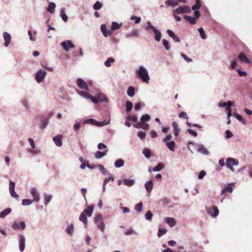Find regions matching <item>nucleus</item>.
Listing matches in <instances>:
<instances>
[{
	"label": "nucleus",
	"instance_id": "nucleus-1",
	"mask_svg": "<svg viewBox=\"0 0 252 252\" xmlns=\"http://www.w3.org/2000/svg\"><path fill=\"white\" fill-rule=\"evenodd\" d=\"M94 210L93 206H89L87 209L84 210L79 216V220L82 221L86 227L87 224V217H91L92 215Z\"/></svg>",
	"mask_w": 252,
	"mask_h": 252
},
{
	"label": "nucleus",
	"instance_id": "nucleus-41",
	"mask_svg": "<svg viewBox=\"0 0 252 252\" xmlns=\"http://www.w3.org/2000/svg\"><path fill=\"white\" fill-rule=\"evenodd\" d=\"M36 32H33V35H32V32L31 31H28V34L30 36V39L31 41H34L36 39L35 35H36Z\"/></svg>",
	"mask_w": 252,
	"mask_h": 252
},
{
	"label": "nucleus",
	"instance_id": "nucleus-12",
	"mask_svg": "<svg viewBox=\"0 0 252 252\" xmlns=\"http://www.w3.org/2000/svg\"><path fill=\"white\" fill-rule=\"evenodd\" d=\"M166 32H167V33H168V34L169 35V36H170L171 37H172L175 42H180V38L179 37H178L177 35H176L172 31L168 29L167 30Z\"/></svg>",
	"mask_w": 252,
	"mask_h": 252
},
{
	"label": "nucleus",
	"instance_id": "nucleus-8",
	"mask_svg": "<svg viewBox=\"0 0 252 252\" xmlns=\"http://www.w3.org/2000/svg\"><path fill=\"white\" fill-rule=\"evenodd\" d=\"M207 212L213 217H216L219 213L218 208L215 206L207 208Z\"/></svg>",
	"mask_w": 252,
	"mask_h": 252
},
{
	"label": "nucleus",
	"instance_id": "nucleus-42",
	"mask_svg": "<svg viewBox=\"0 0 252 252\" xmlns=\"http://www.w3.org/2000/svg\"><path fill=\"white\" fill-rule=\"evenodd\" d=\"M132 106L133 104L130 101L128 100L126 101V110L127 112H129L130 110H131Z\"/></svg>",
	"mask_w": 252,
	"mask_h": 252
},
{
	"label": "nucleus",
	"instance_id": "nucleus-58",
	"mask_svg": "<svg viewBox=\"0 0 252 252\" xmlns=\"http://www.w3.org/2000/svg\"><path fill=\"white\" fill-rule=\"evenodd\" d=\"M131 20H135V23L138 24L141 21V18L140 17H136L134 16H132L131 17Z\"/></svg>",
	"mask_w": 252,
	"mask_h": 252
},
{
	"label": "nucleus",
	"instance_id": "nucleus-63",
	"mask_svg": "<svg viewBox=\"0 0 252 252\" xmlns=\"http://www.w3.org/2000/svg\"><path fill=\"white\" fill-rule=\"evenodd\" d=\"M10 192V194L11 195V196L12 197H14L15 198H16V199H18V198H19V196L15 192L14 190H13V191H9Z\"/></svg>",
	"mask_w": 252,
	"mask_h": 252
},
{
	"label": "nucleus",
	"instance_id": "nucleus-27",
	"mask_svg": "<svg viewBox=\"0 0 252 252\" xmlns=\"http://www.w3.org/2000/svg\"><path fill=\"white\" fill-rule=\"evenodd\" d=\"M11 211L10 208H7L0 213V218H3L9 214Z\"/></svg>",
	"mask_w": 252,
	"mask_h": 252
},
{
	"label": "nucleus",
	"instance_id": "nucleus-2",
	"mask_svg": "<svg viewBox=\"0 0 252 252\" xmlns=\"http://www.w3.org/2000/svg\"><path fill=\"white\" fill-rule=\"evenodd\" d=\"M137 74L140 77L142 81L145 83H148L150 80L148 71L146 69L142 66L139 67L137 71Z\"/></svg>",
	"mask_w": 252,
	"mask_h": 252
},
{
	"label": "nucleus",
	"instance_id": "nucleus-49",
	"mask_svg": "<svg viewBox=\"0 0 252 252\" xmlns=\"http://www.w3.org/2000/svg\"><path fill=\"white\" fill-rule=\"evenodd\" d=\"M143 204L141 202L138 203L135 207V210L138 212H141L142 210Z\"/></svg>",
	"mask_w": 252,
	"mask_h": 252
},
{
	"label": "nucleus",
	"instance_id": "nucleus-3",
	"mask_svg": "<svg viewBox=\"0 0 252 252\" xmlns=\"http://www.w3.org/2000/svg\"><path fill=\"white\" fill-rule=\"evenodd\" d=\"M94 222L98 228L103 232L104 231L105 225L103 220L102 216L101 214H98L95 216Z\"/></svg>",
	"mask_w": 252,
	"mask_h": 252
},
{
	"label": "nucleus",
	"instance_id": "nucleus-46",
	"mask_svg": "<svg viewBox=\"0 0 252 252\" xmlns=\"http://www.w3.org/2000/svg\"><path fill=\"white\" fill-rule=\"evenodd\" d=\"M97 98H98V102L107 100L106 97L105 96V95H104L103 94H99L97 96Z\"/></svg>",
	"mask_w": 252,
	"mask_h": 252
},
{
	"label": "nucleus",
	"instance_id": "nucleus-57",
	"mask_svg": "<svg viewBox=\"0 0 252 252\" xmlns=\"http://www.w3.org/2000/svg\"><path fill=\"white\" fill-rule=\"evenodd\" d=\"M138 136L141 139H144L146 136V133L144 131H141L137 133Z\"/></svg>",
	"mask_w": 252,
	"mask_h": 252
},
{
	"label": "nucleus",
	"instance_id": "nucleus-32",
	"mask_svg": "<svg viewBox=\"0 0 252 252\" xmlns=\"http://www.w3.org/2000/svg\"><path fill=\"white\" fill-rule=\"evenodd\" d=\"M155 33V38L157 41H159L161 39V33L159 31L156 30L154 32Z\"/></svg>",
	"mask_w": 252,
	"mask_h": 252
},
{
	"label": "nucleus",
	"instance_id": "nucleus-25",
	"mask_svg": "<svg viewBox=\"0 0 252 252\" xmlns=\"http://www.w3.org/2000/svg\"><path fill=\"white\" fill-rule=\"evenodd\" d=\"M55 7L56 4L54 2H50L48 4L47 11L50 12L51 13H53L55 11Z\"/></svg>",
	"mask_w": 252,
	"mask_h": 252
},
{
	"label": "nucleus",
	"instance_id": "nucleus-61",
	"mask_svg": "<svg viewBox=\"0 0 252 252\" xmlns=\"http://www.w3.org/2000/svg\"><path fill=\"white\" fill-rule=\"evenodd\" d=\"M172 138V136L171 134H168L165 138L163 139V142L164 143H167L168 141L171 140Z\"/></svg>",
	"mask_w": 252,
	"mask_h": 252
},
{
	"label": "nucleus",
	"instance_id": "nucleus-33",
	"mask_svg": "<svg viewBox=\"0 0 252 252\" xmlns=\"http://www.w3.org/2000/svg\"><path fill=\"white\" fill-rule=\"evenodd\" d=\"M66 232L69 234L70 235L72 236L73 232V225L72 224H71L69 225L66 229Z\"/></svg>",
	"mask_w": 252,
	"mask_h": 252
},
{
	"label": "nucleus",
	"instance_id": "nucleus-4",
	"mask_svg": "<svg viewBox=\"0 0 252 252\" xmlns=\"http://www.w3.org/2000/svg\"><path fill=\"white\" fill-rule=\"evenodd\" d=\"M174 12L179 14L182 13H189L191 12L190 8L187 5L179 6L178 8L174 10Z\"/></svg>",
	"mask_w": 252,
	"mask_h": 252
},
{
	"label": "nucleus",
	"instance_id": "nucleus-19",
	"mask_svg": "<svg viewBox=\"0 0 252 252\" xmlns=\"http://www.w3.org/2000/svg\"><path fill=\"white\" fill-rule=\"evenodd\" d=\"M84 123L85 124H91L92 125H97L98 126H101L102 125L100 124V122H98L94 119H88V120H86L85 122H84Z\"/></svg>",
	"mask_w": 252,
	"mask_h": 252
},
{
	"label": "nucleus",
	"instance_id": "nucleus-30",
	"mask_svg": "<svg viewBox=\"0 0 252 252\" xmlns=\"http://www.w3.org/2000/svg\"><path fill=\"white\" fill-rule=\"evenodd\" d=\"M167 147L171 151H174L175 147V143L173 141L166 143Z\"/></svg>",
	"mask_w": 252,
	"mask_h": 252
},
{
	"label": "nucleus",
	"instance_id": "nucleus-21",
	"mask_svg": "<svg viewBox=\"0 0 252 252\" xmlns=\"http://www.w3.org/2000/svg\"><path fill=\"white\" fill-rule=\"evenodd\" d=\"M184 18L192 25H194L196 23V19L194 17L188 15H185Z\"/></svg>",
	"mask_w": 252,
	"mask_h": 252
},
{
	"label": "nucleus",
	"instance_id": "nucleus-24",
	"mask_svg": "<svg viewBox=\"0 0 252 252\" xmlns=\"http://www.w3.org/2000/svg\"><path fill=\"white\" fill-rule=\"evenodd\" d=\"M123 183L127 187H131L134 184V180L133 179H124Z\"/></svg>",
	"mask_w": 252,
	"mask_h": 252
},
{
	"label": "nucleus",
	"instance_id": "nucleus-60",
	"mask_svg": "<svg viewBox=\"0 0 252 252\" xmlns=\"http://www.w3.org/2000/svg\"><path fill=\"white\" fill-rule=\"evenodd\" d=\"M98 167L99 169L101 171L102 173H103V174H106V170L105 169V168L102 165L99 164L98 165Z\"/></svg>",
	"mask_w": 252,
	"mask_h": 252
},
{
	"label": "nucleus",
	"instance_id": "nucleus-40",
	"mask_svg": "<svg viewBox=\"0 0 252 252\" xmlns=\"http://www.w3.org/2000/svg\"><path fill=\"white\" fill-rule=\"evenodd\" d=\"M125 234L126 235H132V234L137 235L138 234L135 231H134L132 229L130 228L125 231Z\"/></svg>",
	"mask_w": 252,
	"mask_h": 252
},
{
	"label": "nucleus",
	"instance_id": "nucleus-22",
	"mask_svg": "<svg viewBox=\"0 0 252 252\" xmlns=\"http://www.w3.org/2000/svg\"><path fill=\"white\" fill-rule=\"evenodd\" d=\"M114 180V178L113 176V175H111L108 178H106L104 179L103 184V191H105V186L107 184V183L109 182L110 181H111L112 182H113Z\"/></svg>",
	"mask_w": 252,
	"mask_h": 252
},
{
	"label": "nucleus",
	"instance_id": "nucleus-29",
	"mask_svg": "<svg viewBox=\"0 0 252 252\" xmlns=\"http://www.w3.org/2000/svg\"><path fill=\"white\" fill-rule=\"evenodd\" d=\"M198 151L204 155H207L209 154V152L203 145H201L198 147Z\"/></svg>",
	"mask_w": 252,
	"mask_h": 252
},
{
	"label": "nucleus",
	"instance_id": "nucleus-14",
	"mask_svg": "<svg viewBox=\"0 0 252 252\" xmlns=\"http://www.w3.org/2000/svg\"><path fill=\"white\" fill-rule=\"evenodd\" d=\"M3 36L4 39V46L7 47L11 40V36L7 32H4L3 33Z\"/></svg>",
	"mask_w": 252,
	"mask_h": 252
},
{
	"label": "nucleus",
	"instance_id": "nucleus-26",
	"mask_svg": "<svg viewBox=\"0 0 252 252\" xmlns=\"http://www.w3.org/2000/svg\"><path fill=\"white\" fill-rule=\"evenodd\" d=\"M165 3L167 6H174L178 4V1L175 0H167L166 1H165Z\"/></svg>",
	"mask_w": 252,
	"mask_h": 252
},
{
	"label": "nucleus",
	"instance_id": "nucleus-35",
	"mask_svg": "<svg viewBox=\"0 0 252 252\" xmlns=\"http://www.w3.org/2000/svg\"><path fill=\"white\" fill-rule=\"evenodd\" d=\"M124 164V161L122 159H117L115 162V165L117 167H121Z\"/></svg>",
	"mask_w": 252,
	"mask_h": 252
},
{
	"label": "nucleus",
	"instance_id": "nucleus-5",
	"mask_svg": "<svg viewBox=\"0 0 252 252\" xmlns=\"http://www.w3.org/2000/svg\"><path fill=\"white\" fill-rule=\"evenodd\" d=\"M238 161L237 159L229 158L227 159L226 162V165L227 168L230 169L232 171H234V169L233 168V165H237L238 164Z\"/></svg>",
	"mask_w": 252,
	"mask_h": 252
},
{
	"label": "nucleus",
	"instance_id": "nucleus-31",
	"mask_svg": "<svg viewBox=\"0 0 252 252\" xmlns=\"http://www.w3.org/2000/svg\"><path fill=\"white\" fill-rule=\"evenodd\" d=\"M134 88L132 86L129 87L127 91V95L132 97L134 95Z\"/></svg>",
	"mask_w": 252,
	"mask_h": 252
},
{
	"label": "nucleus",
	"instance_id": "nucleus-55",
	"mask_svg": "<svg viewBox=\"0 0 252 252\" xmlns=\"http://www.w3.org/2000/svg\"><path fill=\"white\" fill-rule=\"evenodd\" d=\"M52 199V196L50 195H45V204L47 205L51 199Z\"/></svg>",
	"mask_w": 252,
	"mask_h": 252
},
{
	"label": "nucleus",
	"instance_id": "nucleus-16",
	"mask_svg": "<svg viewBox=\"0 0 252 252\" xmlns=\"http://www.w3.org/2000/svg\"><path fill=\"white\" fill-rule=\"evenodd\" d=\"M108 152V150H106L103 152L97 151L94 153V157L97 159H99L106 156Z\"/></svg>",
	"mask_w": 252,
	"mask_h": 252
},
{
	"label": "nucleus",
	"instance_id": "nucleus-37",
	"mask_svg": "<svg viewBox=\"0 0 252 252\" xmlns=\"http://www.w3.org/2000/svg\"><path fill=\"white\" fill-rule=\"evenodd\" d=\"M164 167V165L161 163H159L157 166L154 167L152 169L153 171H159L161 170Z\"/></svg>",
	"mask_w": 252,
	"mask_h": 252
},
{
	"label": "nucleus",
	"instance_id": "nucleus-45",
	"mask_svg": "<svg viewBox=\"0 0 252 252\" xmlns=\"http://www.w3.org/2000/svg\"><path fill=\"white\" fill-rule=\"evenodd\" d=\"M126 119L129 121L136 122L137 121V118L134 115H129L126 117Z\"/></svg>",
	"mask_w": 252,
	"mask_h": 252
},
{
	"label": "nucleus",
	"instance_id": "nucleus-15",
	"mask_svg": "<svg viewBox=\"0 0 252 252\" xmlns=\"http://www.w3.org/2000/svg\"><path fill=\"white\" fill-rule=\"evenodd\" d=\"M238 58L240 61L242 62H243L245 63H250L251 62L250 60L248 59L246 56L244 54V53H241L239 54L238 56Z\"/></svg>",
	"mask_w": 252,
	"mask_h": 252
},
{
	"label": "nucleus",
	"instance_id": "nucleus-52",
	"mask_svg": "<svg viewBox=\"0 0 252 252\" xmlns=\"http://www.w3.org/2000/svg\"><path fill=\"white\" fill-rule=\"evenodd\" d=\"M167 232V230L166 229H159L158 232V237H160L162 235L165 234Z\"/></svg>",
	"mask_w": 252,
	"mask_h": 252
},
{
	"label": "nucleus",
	"instance_id": "nucleus-39",
	"mask_svg": "<svg viewBox=\"0 0 252 252\" xmlns=\"http://www.w3.org/2000/svg\"><path fill=\"white\" fill-rule=\"evenodd\" d=\"M150 120V116L148 114H145L143 115L141 118V121L142 123H145V122H148Z\"/></svg>",
	"mask_w": 252,
	"mask_h": 252
},
{
	"label": "nucleus",
	"instance_id": "nucleus-38",
	"mask_svg": "<svg viewBox=\"0 0 252 252\" xmlns=\"http://www.w3.org/2000/svg\"><path fill=\"white\" fill-rule=\"evenodd\" d=\"M201 7V3L200 0H196L195 4L192 6V9L193 10L198 9Z\"/></svg>",
	"mask_w": 252,
	"mask_h": 252
},
{
	"label": "nucleus",
	"instance_id": "nucleus-50",
	"mask_svg": "<svg viewBox=\"0 0 252 252\" xmlns=\"http://www.w3.org/2000/svg\"><path fill=\"white\" fill-rule=\"evenodd\" d=\"M32 202V201L31 199H23L22 200V205L24 206L30 205Z\"/></svg>",
	"mask_w": 252,
	"mask_h": 252
},
{
	"label": "nucleus",
	"instance_id": "nucleus-28",
	"mask_svg": "<svg viewBox=\"0 0 252 252\" xmlns=\"http://www.w3.org/2000/svg\"><path fill=\"white\" fill-rule=\"evenodd\" d=\"M122 26V24H119L116 22H113L111 25V30L112 31L113 30H116L119 29Z\"/></svg>",
	"mask_w": 252,
	"mask_h": 252
},
{
	"label": "nucleus",
	"instance_id": "nucleus-23",
	"mask_svg": "<svg viewBox=\"0 0 252 252\" xmlns=\"http://www.w3.org/2000/svg\"><path fill=\"white\" fill-rule=\"evenodd\" d=\"M145 188L146 190L148 192L150 193L153 188V184L152 181L147 182L145 184Z\"/></svg>",
	"mask_w": 252,
	"mask_h": 252
},
{
	"label": "nucleus",
	"instance_id": "nucleus-59",
	"mask_svg": "<svg viewBox=\"0 0 252 252\" xmlns=\"http://www.w3.org/2000/svg\"><path fill=\"white\" fill-rule=\"evenodd\" d=\"M15 189V183L12 181H10L9 182V191L14 190Z\"/></svg>",
	"mask_w": 252,
	"mask_h": 252
},
{
	"label": "nucleus",
	"instance_id": "nucleus-11",
	"mask_svg": "<svg viewBox=\"0 0 252 252\" xmlns=\"http://www.w3.org/2000/svg\"><path fill=\"white\" fill-rule=\"evenodd\" d=\"M100 29L101 32L105 37H107L108 35L110 36L113 33L112 30H107L106 26L104 24H103L101 26Z\"/></svg>",
	"mask_w": 252,
	"mask_h": 252
},
{
	"label": "nucleus",
	"instance_id": "nucleus-20",
	"mask_svg": "<svg viewBox=\"0 0 252 252\" xmlns=\"http://www.w3.org/2000/svg\"><path fill=\"white\" fill-rule=\"evenodd\" d=\"M53 140L57 146L60 147L62 145V141L61 137L60 135H57L53 138Z\"/></svg>",
	"mask_w": 252,
	"mask_h": 252
},
{
	"label": "nucleus",
	"instance_id": "nucleus-17",
	"mask_svg": "<svg viewBox=\"0 0 252 252\" xmlns=\"http://www.w3.org/2000/svg\"><path fill=\"white\" fill-rule=\"evenodd\" d=\"M25 238L24 236H20V239L19 241V249L21 252H23L25 247Z\"/></svg>",
	"mask_w": 252,
	"mask_h": 252
},
{
	"label": "nucleus",
	"instance_id": "nucleus-48",
	"mask_svg": "<svg viewBox=\"0 0 252 252\" xmlns=\"http://www.w3.org/2000/svg\"><path fill=\"white\" fill-rule=\"evenodd\" d=\"M61 16L62 18V19L64 21V22H66L67 21V15L65 14V12H64V11L63 9H62L61 12Z\"/></svg>",
	"mask_w": 252,
	"mask_h": 252
},
{
	"label": "nucleus",
	"instance_id": "nucleus-18",
	"mask_svg": "<svg viewBox=\"0 0 252 252\" xmlns=\"http://www.w3.org/2000/svg\"><path fill=\"white\" fill-rule=\"evenodd\" d=\"M164 220L170 227H173L176 224V221L173 218L167 217L164 219Z\"/></svg>",
	"mask_w": 252,
	"mask_h": 252
},
{
	"label": "nucleus",
	"instance_id": "nucleus-43",
	"mask_svg": "<svg viewBox=\"0 0 252 252\" xmlns=\"http://www.w3.org/2000/svg\"><path fill=\"white\" fill-rule=\"evenodd\" d=\"M198 31L199 32V33L200 34L201 38L203 39H206V36L205 33L203 29L202 28H200L198 29Z\"/></svg>",
	"mask_w": 252,
	"mask_h": 252
},
{
	"label": "nucleus",
	"instance_id": "nucleus-47",
	"mask_svg": "<svg viewBox=\"0 0 252 252\" xmlns=\"http://www.w3.org/2000/svg\"><path fill=\"white\" fill-rule=\"evenodd\" d=\"M145 217L147 220H151L153 217V214L150 211H148L145 214Z\"/></svg>",
	"mask_w": 252,
	"mask_h": 252
},
{
	"label": "nucleus",
	"instance_id": "nucleus-9",
	"mask_svg": "<svg viewBox=\"0 0 252 252\" xmlns=\"http://www.w3.org/2000/svg\"><path fill=\"white\" fill-rule=\"evenodd\" d=\"M77 83L79 88L82 90H84L86 91H89V88L87 83L82 79H77Z\"/></svg>",
	"mask_w": 252,
	"mask_h": 252
},
{
	"label": "nucleus",
	"instance_id": "nucleus-54",
	"mask_svg": "<svg viewBox=\"0 0 252 252\" xmlns=\"http://www.w3.org/2000/svg\"><path fill=\"white\" fill-rule=\"evenodd\" d=\"M179 117L181 118H184L185 119L188 120L189 117L187 114V113L185 112H181L179 114Z\"/></svg>",
	"mask_w": 252,
	"mask_h": 252
},
{
	"label": "nucleus",
	"instance_id": "nucleus-56",
	"mask_svg": "<svg viewBox=\"0 0 252 252\" xmlns=\"http://www.w3.org/2000/svg\"><path fill=\"white\" fill-rule=\"evenodd\" d=\"M79 94L81 96H82L85 98H89L90 94H89L87 92H80Z\"/></svg>",
	"mask_w": 252,
	"mask_h": 252
},
{
	"label": "nucleus",
	"instance_id": "nucleus-13",
	"mask_svg": "<svg viewBox=\"0 0 252 252\" xmlns=\"http://www.w3.org/2000/svg\"><path fill=\"white\" fill-rule=\"evenodd\" d=\"M31 194L33 196V201L35 202H38L40 199L39 194L36 189L34 188H32L31 190Z\"/></svg>",
	"mask_w": 252,
	"mask_h": 252
},
{
	"label": "nucleus",
	"instance_id": "nucleus-7",
	"mask_svg": "<svg viewBox=\"0 0 252 252\" xmlns=\"http://www.w3.org/2000/svg\"><path fill=\"white\" fill-rule=\"evenodd\" d=\"M61 45L65 51H69V48H73L74 47V45L70 40L63 41L62 42Z\"/></svg>",
	"mask_w": 252,
	"mask_h": 252
},
{
	"label": "nucleus",
	"instance_id": "nucleus-34",
	"mask_svg": "<svg viewBox=\"0 0 252 252\" xmlns=\"http://www.w3.org/2000/svg\"><path fill=\"white\" fill-rule=\"evenodd\" d=\"M142 153L147 158H149L151 156V151L147 148H144L143 150Z\"/></svg>",
	"mask_w": 252,
	"mask_h": 252
},
{
	"label": "nucleus",
	"instance_id": "nucleus-53",
	"mask_svg": "<svg viewBox=\"0 0 252 252\" xmlns=\"http://www.w3.org/2000/svg\"><path fill=\"white\" fill-rule=\"evenodd\" d=\"M162 43H163V45L165 47L166 50H169L170 46L169 45V43H168V41L166 40V39H164L162 40Z\"/></svg>",
	"mask_w": 252,
	"mask_h": 252
},
{
	"label": "nucleus",
	"instance_id": "nucleus-44",
	"mask_svg": "<svg viewBox=\"0 0 252 252\" xmlns=\"http://www.w3.org/2000/svg\"><path fill=\"white\" fill-rule=\"evenodd\" d=\"M102 6V4L99 2V1H96L93 5V8L95 9V10H99L100 9V8H101Z\"/></svg>",
	"mask_w": 252,
	"mask_h": 252
},
{
	"label": "nucleus",
	"instance_id": "nucleus-51",
	"mask_svg": "<svg viewBox=\"0 0 252 252\" xmlns=\"http://www.w3.org/2000/svg\"><path fill=\"white\" fill-rule=\"evenodd\" d=\"M233 116L235 117V118H236L240 122H241L243 123H244V121L242 117L240 115H239L236 113H234Z\"/></svg>",
	"mask_w": 252,
	"mask_h": 252
},
{
	"label": "nucleus",
	"instance_id": "nucleus-10",
	"mask_svg": "<svg viewBox=\"0 0 252 252\" xmlns=\"http://www.w3.org/2000/svg\"><path fill=\"white\" fill-rule=\"evenodd\" d=\"M235 186L234 183H230L227 185L221 191V194L226 193L227 192H232L233 188Z\"/></svg>",
	"mask_w": 252,
	"mask_h": 252
},
{
	"label": "nucleus",
	"instance_id": "nucleus-62",
	"mask_svg": "<svg viewBox=\"0 0 252 252\" xmlns=\"http://www.w3.org/2000/svg\"><path fill=\"white\" fill-rule=\"evenodd\" d=\"M172 125L174 128V131H180V129L178 127V125L176 122H173L172 124Z\"/></svg>",
	"mask_w": 252,
	"mask_h": 252
},
{
	"label": "nucleus",
	"instance_id": "nucleus-6",
	"mask_svg": "<svg viewBox=\"0 0 252 252\" xmlns=\"http://www.w3.org/2000/svg\"><path fill=\"white\" fill-rule=\"evenodd\" d=\"M46 72L45 71L39 70L38 71L35 76L36 81L38 83L42 82L45 77Z\"/></svg>",
	"mask_w": 252,
	"mask_h": 252
},
{
	"label": "nucleus",
	"instance_id": "nucleus-64",
	"mask_svg": "<svg viewBox=\"0 0 252 252\" xmlns=\"http://www.w3.org/2000/svg\"><path fill=\"white\" fill-rule=\"evenodd\" d=\"M81 127V124L80 123H76L74 124L73 126V129L74 130L76 131L77 130H79Z\"/></svg>",
	"mask_w": 252,
	"mask_h": 252
},
{
	"label": "nucleus",
	"instance_id": "nucleus-36",
	"mask_svg": "<svg viewBox=\"0 0 252 252\" xmlns=\"http://www.w3.org/2000/svg\"><path fill=\"white\" fill-rule=\"evenodd\" d=\"M115 60L113 58H108L104 63V64L107 67L111 66V63H114Z\"/></svg>",
	"mask_w": 252,
	"mask_h": 252
}]
</instances>
